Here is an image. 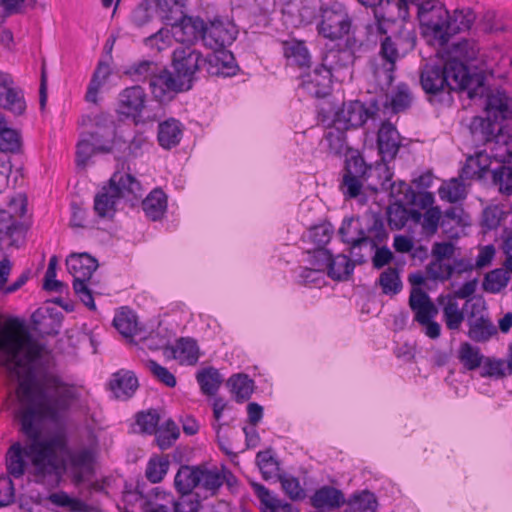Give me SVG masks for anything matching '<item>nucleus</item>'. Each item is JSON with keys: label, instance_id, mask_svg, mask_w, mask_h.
Wrapping results in <instances>:
<instances>
[{"label": "nucleus", "instance_id": "f3484780", "mask_svg": "<svg viewBox=\"0 0 512 512\" xmlns=\"http://www.w3.org/2000/svg\"><path fill=\"white\" fill-rule=\"evenodd\" d=\"M313 257L321 260L319 266H324L328 276L335 280L346 279L354 270V264L344 254H338L335 257L327 249H315Z\"/></svg>", "mask_w": 512, "mask_h": 512}, {"label": "nucleus", "instance_id": "e433bc0d", "mask_svg": "<svg viewBox=\"0 0 512 512\" xmlns=\"http://www.w3.org/2000/svg\"><path fill=\"white\" fill-rule=\"evenodd\" d=\"M142 207L151 220L160 219L167 208V197L161 189H154L143 200Z\"/></svg>", "mask_w": 512, "mask_h": 512}, {"label": "nucleus", "instance_id": "0e129e2a", "mask_svg": "<svg viewBox=\"0 0 512 512\" xmlns=\"http://www.w3.org/2000/svg\"><path fill=\"white\" fill-rule=\"evenodd\" d=\"M21 146L19 133L5 125L0 130V151L17 152Z\"/></svg>", "mask_w": 512, "mask_h": 512}, {"label": "nucleus", "instance_id": "58836bf2", "mask_svg": "<svg viewBox=\"0 0 512 512\" xmlns=\"http://www.w3.org/2000/svg\"><path fill=\"white\" fill-rule=\"evenodd\" d=\"M351 58V53L348 50L332 49L324 55L320 67L329 71L333 78L336 77L335 73L349 65Z\"/></svg>", "mask_w": 512, "mask_h": 512}, {"label": "nucleus", "instance_id": "5fc2aeb1", "mask_svg": "<svg viewBox=\"0 0 512 512\" xmlns=\"http://www.w3.org/2000/svg\"><path fill=\"white\" fill-rule=\"evenodd\" d=\"M158 63L150 60H141L131 65L126 74L131 77L133 81H151L156 71H158Z\"/></svg>", "mask_w": 512, "mask_h": 512}, {"label": "nucleus", "instance_id": "e2e57ef3", "mask_svg": "<svg viewBox=\"0 0 512 512\" xmlns=\"http://www.w3.org/2000/svg\"><path fill=\"white\" fill-rule=\"evenodd\" d=\"M169 461L163 457L151 458L146 467V478L152 483L160 482L167 474Z\"/></svg>", "mask_w": 512, "mask_h": 512}, {"label": "nucleus", "instance_id": "c756f323", "mask_svg": "<svg viewBox=\"0 0 512 512\" xmlns=\"http://www.w3.org/2000/svg\"><path fill=\"white\" fill-rule=\"evenodd\" d=\"M437 301L442 306L446 327L450 330H458L464 321V312L459 307L455 296L451 294L440 295Z\"/></svg>", "mask_w": 512, "mask_h": 512}, {"label": "nucleus", "instance_id": "bb28decb", "mask_svg": "<svg viewBox=\"0 0 512 512\" xmlns=\"http://www.w3.org/2000/svg\"><path fill=\"white\" fill-rule=\"evenodd\" d=\"M313 507L323 510H336L342 507L345 502L343 492L332 486H322L317 489L310 498Z\"/></svg>", "mask_w": 512, "mask_h": 512}, {"label": "nucleus", "instance_id": "423d86ee", "mask_svg": "<svg viewBox=\"0 0 512 512\" xmlns=\"http://www.w3.org/2000/svg\"><path fill=\"white\" fill-rule=\"evenodd\" d=\"M417 17L426 37H430L439 45L447 43V19L449 12L439 0L417 1Z\"/></svg>", "mask_w": 512, "mask_h": 512}, {"label": "nucleus", "instance_id": "39448f33", "mask_svg": "<svg viewBox=\"0 0 512 512\" xmlns=\"http://www.w3.org/2000/svg\"><path fill=\"white\" fill-rule=\"evenodd\" d=\"M58 453H63L62 467L75 483L93 475L98 455L97 444H78L73 447L66 444Z\"/></svg>", "mask_w": 512, "mask_h": 512}, {"label": "nucleus", "instance_id": "473e14b6", "mask_svg": "<svg viewBox=\"0 0 512 512\" xmlns=\"http://www.w3.org/2000/svg\"><path fill=\"white\" fill-rule=\"evenodd\" d=\"M412 222L421 226V234L425 237L433 236L439 226L441 210L439 207H430L423 214L412 209Z\"/></svg>", "mask_w": 512, "mask_h": 512}, {"label": "nucleus", "instance_id": "9d476101", "mask_svg": "<svg viewBox=\"0 0 512 512\" xmlns=\"http://www.w3.org/2000/svg\"><path fill=\"white\" fill-rule=\"evenodd\" d=\"M416 37L412 31H401L398 35L385 36L381 40L380 54L385 60L386 78L392 80L396 61L415 47Z\"/></svg>", "mask_w": 512, "mask_h": 512}, {"label": "nucleus", "instance_id": "4468645a", "mask_svg": "<svg viewBox=\"0 0 512 512\" xmlns=\"http://www.w3.org/2000/svg\"><path fill=\"white\" fill-rule=\"evenodd\" d=\"M149 88L159 102L169 101L177 93L189 90L174 72L161 66L151 78Z\"/></svg>", "mask_w": 512, "mask_h": 512}, {"label": "nucleus", "instance_id": "9b49d317", "mask_svg": "<svg viewBox=\"0 0 512 512\" xmlns=\"http://www.w3.org/2000/svg\"><path fill=\"white\" fill-rule=\"evenodd\" d=\"M204 60L202 54L189 45L178 46L173 51L172 67L174 73L188 89L192 87L196 72L202 66L204 67Z\"/></svg>", "mask_w": 512, "mask_h": 512}, {"label": "nucleus", "instance_id": "6ab92c4d", "mask_svg": "<svg viewBox=\"0 0 512 512\" xmlns=\"http://www.w3.org/2000/svg\"><path fill=\"white\" fill-rule=\"evenodd\" d=\"M27 211V200L24 194L18 193L11 198L8 210L0 209V239L10 235L16 227L17 218Z\"/></svg>", "mask_w": 512, "mask_h": 512}, {"label": "nucleus", "instance_id": "7ed1b4c3", "mask_svg": "<svg viewBox=\"0 0 512 512\" xmlns=\"http://www.w3.org/2000/svg\"><path fill=\"white\" fill-rule=\"evenodd\" d=\"M485 117L475 116L470 122L469 130L475 143H489L508 118L510 109L508 97L504 93L491 94L487 97Z\"/></svg>", "mask_w": 512, "mask_h": 512}, {"label": "nucleus", "instance_id": "f704fd0d", "mask_svg": "<svg viewBox=\"0 0 512 512\" xmlns=\"http://www.w3.org/2000/svg\"><path fill=\"white\" fill-rule=\"evenodd\" d=\"M158 19L171 26L179 22L184 14L185 0H156Z\"/></svg>", "mask_w": 512, "mask_h": 512}, {"label": "nucleus", "instance_id": "3c124183", "mask_svg": "<svg viewBox=\"0 0 512 512\" xmlns=\"http://www.w3.org/2000/svg\"><path fill=\"white\" fill-rule=\"evenodd\" d=\"M47 500L55 507L63 508L70 512H86L87 510V506L83 501L70 497L63 491L51 493Z\"/></svg>", "mask_w": 512, "mask_h": 512}, {"label": "nucleus", "instance_id": "6e6552de", "mask_svg": "<svg viewBox=\"0 0 512 512\" xmlns=\"http://www.w3.org/2000/svg\"><path fill=\"white\" fill-rule=\"evenodd\" d=\"M351 18L346 7L337 1L323 4L319 8L317 31L329 40H339L347 35L351 28Z\"/></svg>", "mask_w": 512, "mask_h": 512}, {"label": "nucleus", "instance_id": "0eeeda50", "mask_svg": "<svg viewBox=\"0 0 512 512\" xmlns=\"http://www.w3.org/2000/svg\"><path fill=\"white\" fill-rule=\"evenodd\" d=\"M66 266L73 276V288L76 295L86 307L95 310L96 305L88 282L98 267L97 260L87 253H75L66 259Z\"/></svg>", "mask_w": 512, "mask_h": 512}, {"label": "nucleus", "instance_id": "de8ad7c7", "mask_svg": "<svg viewBox=\"0 0 512 512\" xmlns=\"http://www.w3.org/2000/svg\"><path fill=\"white\" fill-rule=\"evenodd\" d=\"M111 74V68L107 63L100 62L93 73L90 81L86 99L89 102L95 103L97 101V94L100 88L106 83Z\"/></svg>", "mask_w": 512, "mask_h": 512}, {"label": "nucleus", "instance_id": "603ef678", "mask_svg": "<svg viewBox=\"0 0 512 512\" xmlns=\"http://www.w3.org/2000/svg\"><path fill=\"white\" fill-rule=\"evenodd\" d=\"M496 332V328L490 320L480 317L470 322L468 336L473 341L485 342L496 334Z\"/></svg>", "mask_w": 512, "mask_h": 512}, {"label": "nucleus", "instance_id": "5701e85b", "mask_svg": "<svg viewBox=\"0 0 512 512\" xmlns=\"http://www.w3.org/2000/svg\"><path fill=\"white\" fill-rule=\"evenodd\" d=\"M377 170L383 171L384 178L381 187L383 190H390V196L395 203L411 204L416 202V194L409 184L404 181L391 182L393 173L386 164L380 165Z\"/></svg>", "mask_w": 512, "mask_h": 512}, {"label": "nucleus", "instance_id": "052dcab7", "mask_svg": "<svg viewBox=\"0 0 512 512\" xmlns=\"http://www.w3.org/2000/svg\"><path fill=\"white\" fill-rule=\"evenodd\" d=\"M509 277L507 271L495 269L486 274L483 281V289L490 293H499L508 284Z\"/></svg>", "mask_w": 512, "mask_h": 512}, {"label": "nucleus", "instance_id": "864d4df0", "mask_svg": "<svg viewBox=\"0 0 512 512\" xmlns=\"http://www.w3.org/2000/svg\"><path fill=\"white\" fill-rule=\"evenodd\" d=\"M458 359L466 369L475 370L481 365L483 355L478 347L464 342L459 347Z\"/></svg>", "mask_w": 512, "mask_h": 512}, {"label": "nucleus", "instance_id": "7c9ffc66", "mask_svg": "<svg viewBox=\"0 0 512 512\" xmlns=\"http://www.w3.org/2000/svg\"><path fill=\"white\" fill-rule=\"evenodd\" d=\"M173 359L181 365H194L199 358L197 343L189 338H181L168 349Z\"/></svg>", "mask_w": 512, "mask_h": 512}, {"label": "nucleus", "instance_id": "79ce46f5", "mask_svg": "<svg viewBox=\"0 0 512 512\" xmlns=\"http://www.w3.org/2000/svg\"><path fill=\"white\" fill-rule=\"evenodd\" d=\"M155 19H158L156 0H143L131 14V21L137 27H143Z\"/></svg>", "mask_w": 512, "mask_h": 512}, {"label": "nucleus", "instance_id": "20e7f679", "mask_svg": "<svg viewBox=\"0 0 512 512\" xmlns=\"http://www.w3.org/2000/svg\"><path fill=\"white\" fill-rule=\"evenodd\" d=\"M140 191L139 182L129 173L115 172L108 187L95 196L94 210L99 217H112L120 198L137 195Z\"/></svg>", "mask_w": 512, "mask_h": 512}, {"label": "nucleus", "instance_id": "dca6fc26", "mask_svg": "<svg viewBox=\"0 0 512 512\" xmlns=\"http://www.w3.org/2000/svg\"><path fill=\"white\" fill-rule=\"evenodd\" d=\"M368 167L361 157H351L346 161L345 173L340 185V190L345 198H357L361 195L363 178Z\"/></svg>", "mask_w": 512, "mask_h": 512}, {"label": "nucleus", "instance_id": "a211bd4d", "mask_svg": "<svg viewBox=\"0 0 512 512\" xmlns=\"http://www.w3.org/2000/svg\"><path fill=\"white\" fill-rule=\"evenodd\" d=\"M204 21L199 17L185 16L172 26V35L180 46H192L202 40Z\"/></svg>", "mask_w": 512, "mask_h": 512}, {"label": "nucleus", "instance_id": "f257e3e1", "mask_svg": "<svg viewBox=\"0 0 512 512\" xmlns=\"http://www.w3.org/2000/svg\"><path fill=\"white\" fill-rule=\"evenodd\" d=\"M0 350L6 356L10 371L19 380L21 429L28 438L25 446L16 442L8 449L7 471L14 478H20L31 464L37 482L45 483L46 477L57 481L60 476L57 455L65 448L66 438L60 434L41 438V422H56L62 418L76 398V390L51 372L37 376L43 346L17 320L0 331Z\"/></svg>", "mask_w": 512, "mask_h": 512}, {"label": "nucleus", "instance_id": "a18cd8bd", "mask_svg": "<svg viewBox=\"0 0 512 512\" xmlns=\"http://www.w3.org/2000/svg\"><path fill=\"white\" fill-rule=\"evenodd\" d=\"M227 384L237 401L249 399L254 390L253 380L245 374H236L231 376Z\"/></svg>", "mask_w": 512, "mask_h": 512}, {"label": "nucleus", "instance_id": "ddd939ff", "mask_svg": "<svg viewBox=\"0 0 512 512\" xmlns=\"http://www.w3.org/2000/svg\"><path fill=\"white\" fill-rule=\"evenodd\" d=\"M379 110L375 102L365 106L360 101H350L344 103L342 107L334 114V123L344 129L357 128L362 126L368 119H375Z\"/></svg>", "mask_w": 512, "mask_h": 512}, {"label": "nucleus", "instance_id": "393cba45", "mask_svg": "<svg viewBox=\"0 0 512 512\" xmlns=\"http://www.w3.org/2000/svg\"><path fill=\"white\" fill-rule=\"evenodd\" d=\"M490 152L495 161L509 162L512 159V127L502 125L489 142Z\"/></svg>", "mask_w": 512, "mask_h": 512}, {"label": "nucleus", "instance_id": "b1692460", "mask_svg": "<svg viewBox=\"0 0 512 512\" xmlns=\"http://www.w3.org/2000/svg\"><path fill=\"white\" fill-rule=\"evenodd\" d=\"M138 385L136 375L132 371L124 369L113 373L109 381L111 392L115 398L121 400H127L132 397Z\"/></svg>", "mask_w": 512, "mask_h": 512}, {"label": "nucleus", "instance_id": "c9c22d12", "mask_svg": "<svg viewBox=\"0 0 512 512\" xmlns=\"http://www.w3.org/2000/svg\"><path fill=\"white\" fill-rule=\"evenodd\" d=\"M350 512H376L378 501L374 493L361 490L353 493L345 502Z\"/></svg>", "mask_w": 512, "mask_h": 512}, {"label": "nucleus", "instance_id": "4d7b16f0", "mask_svg": "<svg viewBox=\"0 0 512 512\" xmlns=\"http://www.w3.org/2000/svg\"><path fill=\"white\" fill-rule=\"evenodd\" d=\"M311 267L301 268L299 273L300 282L304 284H320L324 277V266H319L321 260L313 257V253L309 255Z\"/></svg>", "mask_w": 512, "mask_h": 512}, {"label": "nucleus", "instance_id": "1a4fd4ad", "mask_svg": "<svg viewBox=\"0 0 512 512\" xmlns=\"http://www.w3.org/2000/svg\"><path fill=\"white\" fill-rule=\"evenodd\" d=\"M113 136L114 129L112 126L100 127L94 132L83 135L77 143V165L84 168L94 153L113 151V147H111Z\"/></svg>", "mask_w": 512, "mask_h": 512}, {"label": "nucleus", "instance_id": "72a5a7b5", "mask_svg": "<svg viewBox=\"0 0 512 512\" xmlns=\"http://www.w3.org/2000/svg\"><path fill=\"white\" fill-rule=\"evenodd\" d=\"M198 466H181L174 478V486L181 495H189L199 487Z\"/></svg>", "mask_w": 512, "mask_h": 512}, {"label": "nucleus", "instance_id": "69168bd1", "mask_svg": "<svg viewBox=\"0 0 512 512\" xmlns=\"http://www.w3.org/2000/svg\"><path fill=\"white\" fill-rule=\"evenodd\" d=\"M144 365L159 382L170 388L176 386V377L166 367L151 359L147 360Z\"/></svg>", "mask_w": 512, "mask_h": 512}, {"label": "nucleus", "instance_id": "37998d69", "mask_svg": "<svg viewBox=\"0 0 512 512\" xmlns=\"http://www.w3.org/2000/svg\"><path fill=\"white\" fill-rule=\"evenodd\" d=\"M114 327L125 337H131L138 331L136 315L127 308H121L113 319Z\"/></svg>", "mask_w": 512, "mask_h": 512}, {"label": "nucleus", "instance_id": "c85d7f7f", "mask_svg": "<svg viewBox=\"0 0 512 512\" xmlns=\"http://www.w3.org/2000/svg\"><path fill=\"white\" fill-rule=\"evenodd\" d=\"M183 136V127L180 121L170 118L159 123L157 139L159 145L164 149L176 147Z\"/></svg>", "mask_w": 512, "mask_h": 512}, {"label": "nucleus", "instance_id": "4be33fe9", "mask_svg": "<svg viewBox=\"0 0 512 512\" xmlns=\"http://www.w3.org/2000/svg\"><path fill=\"white\" fill-rule=\"evenodd\" d=\"M332 77L330 72L323 70L320 66L302 77L301 89L308 95L322 98L329 94Z\"/></svg>", "mask_w": 512, "mask_h": 512}, {"label": "nucleus", "instance_id": "f8f14e48", "mask_svg": "<svg viewBox=\"0 0 512 512\" xmlns=\"http://www.w3.org/2000/svg\"><path fill=\"white\" fill-rule=\"evenodd\" d=\"M418 0H381L376 7V21L368 26L369 34L384 36L386 29L383 21L395 22L406 20L409 17V6L416 4Z\"/></svg>", "mask_w": 512, "mask_h": 512}, {"label": "nucleus", "instance_id": "ea45409f", "mask_svg": "<svg viewBox=\"0 0 512 512\" xmlns=\"http://www.w3.org/2000/svg\"><path fill=\"white\" fill-rule=\"evenodd\" d=\"M198 473L199 487L210 492L212 495L216 494L224 484L225 476L221 473L220 469L198 466Z\"/></svg>", "mask_w": 512, "mask_h": 512}, {"label": "nucleus", "instance_id": "6e6d98bb", "mask_svg": "<svg viewBox=\"0 0 512 512\" xmlns=\"http://www.w3.org/2000/svg\"><path fill=\"white\" fill-rule=\"evenodd\" d=\"M378 283L386 295H396L402 290V281L397 269L389 267L380 274Z\"/></svg>", "mask_w": 512, "mask_h": 512}, {"label": "nucleus", "instance_id": "338daca9", "mask_svg": "<svg viewBox=\"0 0 512 512\" xmlns=\"http://www.w3.org/2000/svg\"><path fill=\"white\" fill-rule=\"evenodd\" d=\"M257 465L264 479L274 477L278 472V463L271 455L270 451H260L256 456Z\"/></svg>", "mask_w": 512, "mask_h": 512}, {"label": "nucleus", "instance_id": "4c0bfd02", "mask_svg": "<svg viewBox=\"0 0 512 512\" xmlns=\"http://www.w3.org/2000/svg\"><path fill=\"white\" fill-rule=\"evenodd\" d=\"M284 55L290 65H296L300 68L308 67L311 62L310 53L302 41L285 42Z\"/></svg>", "mask_w": 512, "mask_h": 512}, {"label": "nucleus", "instance_id": "412c9836", "mask_svg": "<svg viewBox=\"0 0 512 512\" xmlns=\"http://www.w3.org/2000/svg\"><path fill=\"white\" fill-rule=\"evenodd\" d=\"M377 146L383 161H391L397 155L401 138L396 127L389 122H383L377 136Z\"/></svg>", "mask_w": 512, "mask_h": 512}, {"label": "nucleus", "instance_id": "aec40b11", "mask_svg": "<svg viewBox=\"0 0 512 512\" xmlns=\"http://www.w3.org/2000/svg\"><path fill=\"white\" fill-rule=\"evenodd\" d=\"M204 67L209 75L228 77L236 73L237 65L233 54L226 50H214L204 60Z\"/></svg>", "mask_w": 512, "mask_h": 512}, {"label": "nucleus", "instance_id": "a19ab883", "mask_svg": "<svg viewBox=\"0 0 512 512\" xmlns=\"http://www.w3.org/2000/svg\"><path fill=\"white\" fill-rule=\"evenodd\" d=\"M359 229L354 225L352 220L343 221L339 234L342 238V241L351 245V253L354 256H357L355 250L360 248L362 245L372 244V240L364 235L363 232H360L358 236H354V233L358 232Z\"/></svg>", "mask_w": 512, "mask_h": 512}, {"label": "nucleus", "instance_id": "8fccbe9b", "mask_svg": "<svg viewBox=\"0 0 512 512\" xmlns=\"http://www.w3.org/2000/svg\"><path fill=\"white\" fill-rule=\"evenodd\" d=\"M479 52L480 49L474 40L463 39L453 44L450 59H455L460 63H463L462 61L470 62L477 59Z\"/></svg>", "mask_w": 512, "mask_h": 512}, {"label": "nucleus", "instance_id": "49530a36", "mask_svg": "<svg viewBox=\"0 0 512 512\" xmlns=\"http://www.w3.org/2000/svg\"><path fill=\"white\" fill-rule=\"evenodd\" d=\"M196 379L200 385L201 391L206 395H214L223 381L219 371L213 367L198 372Z\"/></svg>", "mask_w": 512, "mask_h": 512}, {"label": "nucleus", "instance_id": "c03bdc74", "mask_svg": "<svg viewBox=\"0 0 512 512\" xmlns=\"http://www.w3.org/2000/svg\"><path fill=\"white\" fill-rule=\"evenodd\" d=\"M344 127H338L334 120L324 135V141L330 152L333 154H341L347 149L346 131Z\"/></svg>", "mask_w": 512, "mask_h": 512}, {"label": "nucleus", "instance_id": "2f4dec72", "mask_svg": "<svg viewBox=\"0 0 512 512\" xmlns=\"http://www.w3.org/2000/svg\"><path fill=\"white\" fill-rule=\"evenodd\" d=\"M476 20L474 11L469 7L455 9L447 19V42L449 38L458 32L469 30Z\"/></svg>", "mask_w": 512, "mask_h": 512}, {"label": "nucleus", "instance_id": "13d9d810", "mask_svg": "<svg viewBox=\"0 0 512 512\" xmlns=\"http://www.w3.org/2000/svg\"><path fill=\"white\" fill-rule=\"evenodd\" d=\"M438 192L442 200H446L450 203L464 199L466 196L464 184L456 178L443 183Z\"/></svg>", "mask_w": 512, "mask_h": 512}, {"label": "nucleus", "instance_id": "680f3d73", "mask_svg": "<svg viewBox=\"0 0 512 512\" xmlns=\"http://www.w3.org/2000/svg\"><path fill=\"white\" fill-rule=\"evenodd\" d=\"M405 204L394 203L388 209L389 225L396 229L403 228L408 221L412 222V210L404 207Z\"/></svg>", "mask_w": 512, "mask_h": 512}, {"label": "nucleus", "instance_id": "774afa93", "mask_svg": "<svg viewBox=\"0 0 512 512\" xmlns=\"http://www.w3.org/2000/svg\"><path fill=\"white\" fill-rule=\"evenodd\" d=\"M493 183L498 186L503 194L512 193V168L501 166L493 171Z\"/></svg>", "mask_w": 512, "mask_h": 512}, {"label": "nucleus", "instance_id": "2eb2a0df", "mask_svg": "<svg viewBox=\"0 0 512 512\" xmlns=\"http://www.w3.org/2000/svg\"><path fill=\"white\" fill-rule=\"evenodd\" d=\"M235 26L222 20H214L209 25L204 23L202 41L211 50L225 49L236 38Z\"/></svg>", "mask_w": 512, "mask_h": 512}, {"label": "nucleus", "instance_id": "bf43d9fd", "mask_svg": "<svg viewBox=\"0 0 512 512\" xmlns=\"http://www.w3.org/2000/svg\"><path fill=\"white\" fill-rule=\"evenodd\" d=\"M252 486L256 496L260 500V503L262 505V511L278 510L280 508L286 509L290 507L289 504H284L282 503L281 500L276 498L265 486L258 483H253Z\"/></svg>", "mask_w": 512, "mask_h": 512}, {"label": "nucleus", "instance_id": "09e8293b", "mask_svg": "<svg viewBox=\"0 0 512 512\" xmlns=\"http://www.w3.org/2000/svg\"><path fill=\"white\" fill-rule=\"evenodd\" d=\"M0 106L11 111L15 115H21L26 109L23 93L20 89L11 86L7 93L0 96Z\"/></svg>", "mask_w": 512, "mask_h": 512}, {"label": "nucleus", "instance_id": "cd10ccee", "mask_svg": "<svg viewBox=\"0 0 512 512\" xmlns=\"http://www.w3.org/2000/svg\"><path fill=\"white\" fill-rule=\"evenodd\" d=\"M148 145L147 137L143 134H136L128 143L115 135L111 140L112 152L118 153L117 158L119 159L136 158L142 155Z\"/></svg>", "mask_w": 512, "mask_h": 512}, {"label": "nucleus", "instance_id": "a878e982", "mask_svg": "<svg viewBox=\"0 0 512 512\" xmlns=\"http://www.w3.org/2000/svg\"><path fill=\"white\" fill-rule=\"evenodd\" d=\"M146 94L141 86L124 89L119 96L120 112L126 116H139L145 107Z\"/></svg>", "mask_w": 512, "mask_h": 512}, {"label": "nucleus", "instance_id": "f03ea898", "mask_svg": "<svg viewBox=\"0 0 512 512\" xmlns=\"http://www.w3.org/2000/svg\"><path fill=\"white\" fill-rule=\"evenodd\" d=\"M420 82L423 90L429 94H437L446 88L453 91L466 90L469 98L483 92L482 78L469 73L466 65L455 59L427 63L422 69Z\"/></svg>", "mask_w": 512, "mask_h": 512}]
</instances>
